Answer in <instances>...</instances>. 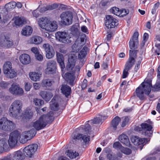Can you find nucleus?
<instances>
[{"instance_id": "nucleus-1", "label": "nucleus", "mask_w": 160, "mask_h": 160, "mask_svg": "<svg viewBox=\"0 0 160 160\" xmlns=\"http://www.w3.org/2000/svg\"><path fill=\"white\" fill-rule=\"evenodd\" d=\"M53 112L50 111L47 115H42L39 119L31 123L30 125L35 129L39 130L45 127L48 123H51L54 120Z\"/></svg>"}, {"instance_id": "nucleus-2", "label": "nucleus", "mask_w": 160, "mask_h": 160, "mask_svg": "<svg viewBox=\"0 0 160 160\" xmlns=\"http://www.w3.org/2000/svg\"><path fill=\"white\" fill-rule=\"evenodd\" d=\"M151 84L150 83L143 82L136 90V95L141 100L145 98V94L149 95L151 91Z\"/></svg>"}, {"instance_id": "nucleus-3", "label": "nucleus", "mask_w": 160, "mask_h": 160, "mask_svg": "<svg viewBox=\"0 0 160 160\" xmlns=\"http://www.w3.org/2000/svg\"><path fill=\"white\" fill-rule=\"evenodd\" d=\"M22 103L20 100H16L11 104L9 110L10 115L13 118L18 116L22 112Z\"/></svg>"}, {"instance_id": "nucleus-4", "label": "nucleus", "mask_w": 160, "mask_h": 160, "mask_svg": "<svg viewBox=\"0 0 160 160\" xmlns=\"http://www.w3.org/2000/svg\"><path fill=\"white\" fill-rule=\"evenodd\" d=\"M16 127L15 124L12 121L3 117L0 119V129L2 130L10 131Z\"/></svg>"}, {"instance_id": "nucleus-5", "label": "nucleus", "mask_w": 160, "mask_h": 160, "mask_svg": "<svg viewBox=\"0 0 160 160\" xmlns=\"http://www.w3.org/2000/svg\"><path fill=\"white\" fill-rule=\"evenodd\" d=\"M152 122L149 123H142L141 125V128L136 127L135 129L141 131L142 134L144 135L150 137L152 133Z\"/></svg>"}, {"instance_id": "nucleus-6", "label": "nucleus", "mask_w": 160, "mask_h": 160, "mask_svg": "<svg viewBox=\"0 0 160 160\" xmlns=\"http://www.w3.org/2000/svg\"><path fill=\"white\" fill-rule=\"evenodd\" d=\"M55 37L59 42L64 43H69L72 42L71 37L67 33L64 32H58L55 34Z\"/></svg>"}, {"instance_id": "nucleus-7", "label": "nucleus", "mask_w": 160, "mask_h": 160, "mask_svg": "<svg viewBox=\"0 0 160 160\" xmlns=\"http://www.w3.org/2000/svg\"><path fill=\"white\" fill-rule=\"evenodd\" d=\"M132 142L136 146L138 147L140 150L142 149L143 146L150 141L149 139L140 138L137 136H132L131 139Z\"/></svg>"}, {"instance_id": "nucleus-8", "label": "nucleus", "mask_w": 160, "mask_h": 160, "mask_svg": "<svg viewBox=\"0 0 160 160\" xmlns=\"http://www.w3.org/2000/svg\"><path fill=\"white\" fill-rule=\"evenodd\" d=\"M61 22L64 25H68L72 23L73 15L69 11L63 12L60 15Z\"/></svg>"}, {"instance_id": "nucleus-9", "label": "nucleus", "mask_w": 160, "mask_h": 160, "mask_svg": "<svg viewBox=\"0 0 160 160\" xmlns=\"http://www.w3.org/2000/svg\"><path fill=\"white\" fill-rule=\"evenodd\" d=\"M13 44V41L6 35L2 34L0 35V47L10 48Z\"/></svg>"}, {"instance_id": "nucleus-10", "label": "nucleus", "mask_w": 160, "mask_h": 160, "mask_svg": "<svg viewBox=\"0 0 160 160\" xmlns=\"http://www.w3.org/2000/svg\"><path fill=\"white\" fill-rule=\"evenodd\" d=\"M13 44V41L6 35L2 34L0 35V47L10 48Z\"/></svg>"}, {"instance_id": "nucleus-11", "label": "nucleus", "mask_w": 160, "mask_h": 160, "mask_svg": "<svg viewBox=\"0 0 160 160\" xmlns=\"http://www.w3.org/2000/svg\"><path fill=\"white\" fill-rule=\"evenodd\" d=\"M38 147L36 144H33L28 146L23 149L24 154L27 157H31L37 151Z\"/></svg>"}, {"instance_id": "nucleus-12", "label": "nucleus", "mask_w": 160, "mask_h": 160, "mask_svg": "<svg viewBox=\"0 0 160 160\" xmlns=\"http://www.w3.org/2000/svg\"><path fill=\"white\" fill-rule=\"evenodd\" d=\"M9 92L14 96H21L23 94L24 91L19 85L16 83H13L9 89Z\"/></svg>"}, {"instance_id": "nucleus-13", "label": "nucleus", "mask_w": 160, "mask_h": 160, "mask_svg": "<svg viewBox=\"0 0 160 160\" xmlns=\"http://www.w3.org/2000/svg\"><path fill=\"white\" fill-rule=\"evenodd\" d=\"M105 25L108 29L114 28L118 24L117 20L111 15L106 16Z\"/></svg>"}, {"instance_id": "nucleus-14", "label": "nucleus", "mask_w": 160, "mask_h": 160, "mask_svg": "<svg viewBox=\"0 0 160 160\" xmlns=\"http://www.w3.org/2000/svg\"><path fill=\"white\" fill-rule=\"evenodd\" d=\"M20 133L18 131H15L11 132L9 136L8 144L10 147H12L16 145L18 142Z\"/></svg>"}, {"instance_id": "nucleus-15", "label": "nucleus", "mask_w": 160, "mask_h": 160, "mask_svg": "<svg viewBox=\"0 0 160 160\" xmlns=\"http://www.w3.org/2000/svg\"><path fill=\"white\" fill-rule=\"evenodd\" d=\"M46 52V56L48 59H51L55 55V52L53 47L48 43L44 44L42 47Z\"/></svg>"}, {"instance_id": "nucleus-16", "label": "nucleus", "mask_w": 160, "mask_h": 160, "mask_svg": "<svg viewBox=\"0 0 160 160\" xmlns=\"http://www.w3.org/2000/svg\"><path fill=\"white\" fill-rule=\"evenodd\" d=\"M47 68L46 69L47 74H51L55 73L56 69V62L55 61L51 60L47 64Z\"/></svg>"}, {"instance_id": "nucleus-17", "label": "nucleus", "mask_w": 160, "mask_h": 160, "mask_svg": "<svg viewBox=\"0 0 160 160\" xmlns=\"http://www.w3.org/2000/svg\"><path fill=\"white\" fill-rule=\"evenodd\" d=\"M74 75L75 72L72 71L71 73L67 72L62 76L66 81L69 82L70 85H72L75 78Z\"/></svg>"}, {"instance_id": "nucleus-18", "label": "nucleus", "mask_w": 160, "mask_h": 160, "mask_svg": "<svg viewBox=\"0 0 160 160\" xmlns=\"http://www.w3.org/2000/svg\"><path fill=\"white\" fill-rule=\"evenodd\" d=\"M90 137L89 136H86L82 134L78 133L77 135L75 134L73 135L72 139L75 140L78 139L81 141H83V142L86 144L90 141Z\"/></svg>"}, {"instance_id": "nucleus-19", "label": "nucleus", "mask_w": 160, "mask_h": 160, "mask_svg": "<svg viewBox=\"0 0 160 160\" xmlns=\"http://www.w3.org/2000/svg\"><path fill=\"white\" fill-rule=\"evenodd\" d=\"M39 95L46 102L49 101L53 95L51 92L45 91H41L39 93Z\"/></svg>"}, {"instance_id": "nucleus-20", "label": "nucleus", "mask_w": 160, "mask_h": 160, "mask_svg": "<svg viewBox=\"0 0 160 160\" xmlns=\"http://www.w3.org/2000/svg\"><path fill=\"white\" fill-rule=\"evenodd\" d=\"M19 60L21 63L25 65L29 64L31 61L30 56L27 54H22L19 57Z\"/></svg>"}, {"instance_id": "nucleus-21", "label": "nucleus", "mask_w": 160, "mask_h": 160, "mask_svg": "<svg viewBox=\"0 0 160 160\" xmlns=\"http://www.w3.org/2000/svg\"><path fill=\"white\" fill-rule=\"evenodd\" d=\"M119 140L124 145L129 146L130 145V142L128 137L125 134H122L118 137Z\"/></svg>"}, {"instance_id": "nucleus-22", "label": "nucleus", "mask_w": 160, "mask_h": 160, "mask_svg": "<svg viewBox=\"0 0 160 160\" xmlns=\"http://www.w3.org/2000/svg\"><path fill=\"white\" fill-rule=\"evenodd\" d=\"M24 158L23 154L19 150L14 152L12 154V158L13 160H22Z\"/></svg>"}, {"instance_id": "nucleus-23", "label": "nucleus", "mask_w": 160, "mask_h": 160, "mask_svg": "<svg viewBox=\"0 0 160 160\" xmlns=\"http://www.w3.org/2000/svg\"><path fill=\"white\" fill-rule=\"evenodd\" d=\"M58 28L57 22L53 21L49 23L46 28V30L50 32H54Z\"/></svg>"}, {"instance_id": "nucleus-24", "label": "nucleus", "mask_w": 160, "mask_h": 160, "mask_svg": "<svg viewBox=\"0 0 160 160\" xmlns=\"http://www.w3.org/2000/svg\"><path fill=\"white\" fill-rule=\"evenodd\" d=\"M61 90L62 92L67 97L71 93V88L67 85H63L62 86Z\"/></svg>"}, {"instance_id": "nucleus-25", "label": "nucleus", "mask_w": 160, "mask_h": 160, "mask_svg": "<svg viewBox=\"0 0 160 160\" xmlns=\"http://www.w3.org/2000/svg\"><path fill=\"white\" fill-rule=\"evenodd\" d=\"M50 22L49 19L47 18H42L40 19L39 23V26L42 28H45L46 30V28L50 23Z\"/></svg>"}, {"instance_id": "nucleus-26", "label": "nucleus", "mask_w": 160, "mask_h": 160, "mask_svg": "<svg viewBox=\"0 0 160 160\" xmlns=\"http://www.w3.org/2000/svg\"><path fill=\"white\" fill-rule=\"evenodd\" d=\"M8 147L6 139L2 138L0 139V153H2Z\"/></svg>"}, {"instance_id": "nucleus-27", "label": "nucleus", "mask_w": 160, "mask_h": 160, "mask_svg": "<svg viewBox=\"0 0 160 160\" xmlns=\"http://www.w3.org/2000/svg\"><path fill=\"white\" fill-rule=\"evenodd\" d=\"M56 56L58 62L59 63L61 70H62L65 68L63 55L60 53L58 52L57 53Z\"/></svg>"}, {"instance_id": "nucleus-28", "label": "nucleus", "mask_w": 160, "mask_h": 160, "mask_svg": "<svg viewBox=\"0 0 160 160\" xmlns=\"http://www.w3.org/2000/svg\"><path fill=\"white\" fill-rule=\"evenodd\" d=\"M42 74L38 72H30L29 76L30 79L34 81H39L41 76Z\"/></svg>"}, {"instance_id": "nucleus-29", "label": "nucleus", "mask_w": 160, "mask_h": 160, "mask_svg": "<svg viewBox=\"0 0 160 160\" xmlns=\"http://www.w3.org/2000/svg\"><path fill=\"white\" fill-rule=\"evenodd\" d=\"M32 137L31 135L28 136L24 132H23L22 134L19 136L20 138L19 140L20 142L22 143H26L28 141L32 138Z\"/></svg>"}, {"instance_id": "nucleus-30", "label": "nucleus", "mask_w": 160, "mask_h": 160, "mask_svg": "<svg viewBox=\"0 0 160 160\" xmlns=\"http://www.w3.org/2000/svg\"><path fill=\"white\" fill-rule=\"evenodd\" d=\"M6 76L8 78H13L17 76V72L13 69H11L4 72Z\"/></svg>"}, {"instance_id": "nucleus-31", "label": "nucleus", "mask_w": 160, "mask_h": 160, "mask_svg": "<svg viewBox=\"0 0 160 160\" xmlns=\"http://www.w3.org/2000/svg\"><path fill=\"white\" fill-rule=\"evenodd\" d=\"M32 32V28L29 26H26L22 29V34L23 35L28 36L31 35Z\"/></svg>"}, {"instance_id": "nucleus-32", "label": "nucleus", "mask_w": 160, "mask_h": 160, "mask_svg": "<svg viewBox=\"0 0 160 160\" xmlns=\"http://www.w3.org/2000/svg\"><path fill=\"white\" fill-rule=\"evenodd\" d=\"M53 82L54 81L50 79H45L42 81L41 85L43 87H50L52 85Z\"/></svg>"}, {"instance_id": "nucleus-33", "label": "nucleus", "mask_w": 160, "mask_h": 160, "mask_svg": "<svg viewBox=\"0 0 160 160\" xmlns=\"http://www.w3.org/2000/svg\"><path fill=\"white\" fill-rule=\"evenodd\" d=\"M90 123V122H88V121L87 122L85 125L84 126H83L82 128L83 129L85 133L90 135L93 133V132L91 130V126L88 123Z\"/></svg>"}, {"instance_id": "nucleus-34", "label": "nucleus", "mask_w": 160, "mask_h": 160, "mask_svg": "<svg viewBox=\"0 0 160 160\" xmlns=\"http://www.w3.org/2000/svg\"><path fill=\"white\" fill-rule=\"evenodd\" d=\"M58 7L56 4H53L52 5H47L46 7H44L41 8L40 12L43 13L47 10H52L55 9Z\"/></svg>"}, {"instance_id": "nucleus-35", "label": "nucleus", "mask_w": 160, "mask_h": 160, "mask_svg": "<svg viewBox=\"0 0 160 160\" xmlns=\"http://www.w3.org/2000/svg\"><path fill=\"white\" fill-rule=\"evenodd\" d=\"M120 121L121 119L118 116L116 117L112 120L111 125L114 130H115L116 129L117 126L119 124Z\"/></svg>"}, {"instance_id": "nucleus-36", "label": "nucleus", "mask_w": 160, "mask_h": 160, "mask_svg": "<svg viewBox=\"0 0 160 160\" xmlns=\"http://www.w3.org/2000/svg\"><path fill=\"white\" fill-rule=\"evenodd\" d=\"M50 106L51 109L55 111H57L59 109V105L55 99L53 98L50 102Z\"/></svg>"}, {"instance_id": "nucleus-37", "label": "nucleus", "mask_w": 160, "mask_h": 160, "mask_svg": "<svg viewBox=\"0 0 160 160\" xmlns=\"http://www.w3.org/2000/svg\"><path fill=\"white\" fill-rule=\"evenodd\" d=\"M88 48L84 46L81 51L79 53L78 58L79 59H82L85 58L87 54Z\"/></svg>"}, {"instance_id": "nucleus-38", "label": "nucleus", "mask_w": 160, "mask_h": 160, "mask_svg": "<svg viewBox=\"0 0 160 160\" xmlns=\"http://www.w3.org/2000/svg\"><path fill=\"white\" fill-rule=\"evenodd\" d=\"M15 24L17 26H20L26 23V21L23 18L17 17L15 18L14 21Z\"/></svg>"}, {"instance_id": "nucleus-39", "label": "nucleus", "mask_w": 160, "mask_h": 160, "mask_svg": "<svg viewBox=\"0 0 160 160\" xmlns=\"http://www.w3.org/2000/svg\"><path fill=\"white\" fill-rule=\"evenodd\" d=\"M135 62V61L132 60L131 59L128 58V61L125 64L124 69L126 70H129L132 68Z\"/></svg>"}, {"instance_id": "nucleus-40", "label": "nucleus", "mask_w": 160, "mask_h": 160, "mask_svg": "<svg viewBox=\"0 0 160 160\" xmlns=\"http://www.w3.org/2000/svg\"><path fill=\"white\" fill-rule=\"evenodd\" d=\"M82 46L79 44V41H76L74 44L72 46V50L73 52H77Z\"/></svg>"}, {"instance_id": "nucleus-41", "label": "nucleus", "mask_w": 160, "mask_h": 160, "mask_svg": "<svg viewBox=\"0 0 160 160\" xmlns=\"http://www.w3.org/2000/svg\"><path fill=\"white\" fill-rule=\"evenodd\" d=\"M66 154L70 158L73 159L79 155V153L75 151L74 152L71 150H68L66 152Z\"/></svg>"}, {"instance_id": "nucleus-42", "label": "nucleus", "mask_w": 160, "mask_h": 160, "mask_svg": "<svg viewBox=\"0 0 160 160\" xmlns=\"http://www.w3.org/2000/svg\"><path fill=\"white\" fill-rule=\"evenodd\" d=\"M71 33L76 38L78 37L80 35L79 32L78 28L74 26L71 28Z\"/></svg>"}, {"instance_id": "nucleus-43", "label": "nucleus", "mask_w": 160, "mask_h": 160, "mask_svg": "<svg viewBox=\"0 0 160 160\" xmlns=\"http://www.w3.org/2000/svg\"><path fill=\"white\" fill-rule=\"evenodd\" d=\"M31 40L32 42L36 44L40 43L42 41V39L41 37L35 36L32 38Z\"/></svg>"}, {"instance_id": "nucleus-44", "label": "nucleus", "mask_w": 160, "mask_h": 160, "mask_svg": "<svg viewBox=\"0 0 160 160\" xmlns=\"http://www.w3.org/2000/svg\"><path fill=\"white\" fill-rule=\"evenodd\" d=\"M16 2L14 1L9 2L5 5V8L7 10L14 9L16 7Z\"/></svg>"}, {"instance_id": "nucleus-45", "label": "nucleus", "mask_w": 160, "mask_h": 160, "mask_svg": "<svg viewBox=\"0 0 160 160\" xmlns=\"http://www.w3.org/2000/svg\"><path fill=\"white\" fill-rule=\"evenodd\" d=\"M102 116H99V117H96V118H95L93 119L88 121V122H90V123H92L95 124H99L102 122Z\"/></svg>"}, {"instance_id": "nucleus-46", "label": "nucleus", "mask_w": 160, "mask_h": 160, "mask_svg": "<svg viewBox=\"0 0 160 160\" xmlns=\"http://www.w3.org/2000/svg\"><path fill=\"white\" fill-rule=\"evenodd\" d=\"M129 44L130 48L132 49H135L137 48L138 42H135V40L131 39L129 41Z\"/></svg>"}, {"instance_id": "nucleus-47", "label": "nucleus", "mask_w": 160, "mask_h": 160, "mask_svg": "<svg viewBox=\"0 0 160 160\" xmlns=\"http://www.w3.org/2000/svg\"><path fill=\"white\" fill-rule=\"evenodd\" d=\"M12 65L11 62H7L4 64L3 66V70L4 72L8 70H9L10 69H12Z\"/></svg>"}, {"instance_id": "nucleus-48", "label": "nucleus", "mask_w": 160, "mask_h": 160, "mask_svg": "<svg viewBox=\"0 0 160 160\" xmlns=\"http://www.w3.org/2000/svg\"><path fill=\"white\" fill-rule=\"evenodd\" d=\"M110 12L116 16H120L121 12L119 8L116 7H113L110 9Z\"/></svg>"}, {"instance_id": "nucleus-49", "label": "nucleus", "mask_w": 160, "mask_h": 160, "mask_svg": "<svg viewBox=\"0 0 160 160\" xmlns=\"http://www.w3.org/2000/svg\"><path fill=\"white\" fill-rule=\"evenodd\" d=\"M24 132L28 136H29V135L32 136V138L35 136L36 133V130L34 128L31 129L30 130L25 131Z\"/></svg>"}, {"instance_id": "nucleus-50", "label": "nucleus", "mask_w": 160, "mask_h": 160, "mask_svg": "<svg viewBox=\"0 0 160 160\" xmlns=\"http://www.w3.org/2000/svg\"><path fill=\"white\" fill-rule=\"evenodd\" d=\"M137 50H131L129 51V58L131 59L132 60L135 62L134 58V57L136 56L137 53Z\"/></svg>"}, {"instance_id": "nucleus-51", "label": "nucleus", "mask_w": 160, "mask_h": 160, "mask_svg": "<svg viewBox=\"0 0 160 160\" xmlns=\"http://www.w3.org/2000/svg\"><path fill=\"white\" fill-rule=\"evenodd\" d=\"M33 102L35 105L40 106L44 104V101L41 99L35 98L33 99Z\"/></svg>"}, {"instance_id": "nucleus-52", "label": "nucleus", "mask_w": 160, "mask_h": 160, "mask_svg": "<svg viewBox=\"0 0 160 160\" xmlns=\"http://www.w3.org/2000/svg\"><path fill=\"white\" fill-rule=\"evenodd\" d=\"M7 13L8 12L6 11L4 13V15L2 13H1V15L0 14V19H1V16H2L3 18V22L4 23H6L9 20V17L7 15Z\"/></svg>"}, {"instance_id": "nucleus-53", "label": "nucleus", "mask_w": 160, "mask_h": 160, "mask_svg": "<svg viewBox=\"0 0 160 160\" xmlns=\"http://www.w3.org/2000/svg\"><path fill=\"white\" fill-rule=\"evenodd\" d=\"M122 122L121 124V126L122 127H124L128 124L129 119L128 116H125L122 117Z\"/></svg>"}, {"instance_id": "nucleus-54", "label": "nucleus", "mask_w": 160, "mask_h": 160, "mask_svg": "<svg viewBox=\"0 0 160 160\" xmlns=\"http://www.w3.org/2000/svg\"><path fill=\"white\" fill-rule=\"evenodd\" d=\"M160 90V82H157L152 87V91L153 92H157Z\"/></svg>"}, {"instance_id": "nucleus-55", "label": "nucleus", "mask_w": 160, "mask_h": 160, "mask_svg": "<svg viewBox=\"0 0 160 160\" xmlns=\"http://www.w3.org/2000/svg\"><path fill=\"white\" fill-rule=\"evenodd\" d=\"M70 60H68L69 63L66 66V68L68 71H70L72 70L75 66L74 62H73L70 63Z\"/></svg>"}, {"instance_id": "nucleus-56", "label": "nucleus", "mask_w": 160, "mask_h": 160, "mask_svg": "<svg viewBox=\"0 0 160 160\" xmlns=\"http://www.w3.org/2000/svg\"><path fill=\"white\" fill-rule=\"evenodd\" d=\"M122 152L126 155H129L132 153L131 150L128 148H123L122 149Z\"/></svg>"}, {"instance_id": "nucleus-57", "label": "nucleus", "mask_w": 160, "mask_h": 160, "mask_svg": "<svg viewBox=\"0 0 160 160\" xmlns=\"http://www.w3.org/2000/svg\"><path fill=\"white\" fill-rule=\"evenodd\" d=\"M142 59L141 58H140V59L138 60V61L136 63L135 67V71L136 72H137L138 70L140 68V64L141 62V61L142 60Z\"/></svg>"}, {"instance_id": "nucleus-58", "label": "nucleus", "mask_w": 160, "mask_h": 160, "mask_svg": "<svg viewBox=\"0 0 160 160\" xmlns=\"http://www.w3.org/2000/svg\"><path fill=\"white\" fill-rule=\"evenodd\" d=\"M120 12H120V17L125 16L128 14L129 12L128 10H126V9H123L122 10H121Z\"/></svg>"}, {"instance_id": "nucleus-59", "label": "nucleus", "mask_w": 160, "mask_h": 160, "mask_svg": "<svg viewBox=\"0 0 160 160\" xmlns=\"http://www.w3.org/2000/svg\"><path fill=\"white\" fill-rule=\"evenodd\" d=\"M32 113L30 112H27L26 111L25 114V117L27 119H30L32 117Z\"/></svg>"}, {"instance_id": "nucleus-60", "label": "nucleus", "mask_w": 160, "mask_h": 160, "mask_svg": "<svg viewBox=\"0 0 160 160\" xmlns=\"http://www.w3.org/2000/svg\"><path fill=\"white\" fill-rule=\"evenodd\" d=\"M31 87L32 85L30 83L26 82L25 83V88L26 91H29L31 89Z\"/></svg>"}, {"instance_id": "nucleus-61", "label": "nucleus", "mask_w": 160, "mask_h": 160, "mask_svg": "<svg viewBox=\"0 0 160 160\" xmlns=\"http://www.w3.org/2000/svg\"><path fill=\"white\" fill-rule=\"evenodd\" d=\"M121 145L119 142H114L113 144V147L115 148H119Z\"/></svg>"}, {"instance_id": "nucleus-62", "label": "nucleus", "mask_w": 160, "mask_h": 160, "mask_svg": "<svg viewBox=\"0 0 160 160\" xmlns=\"http://www.w3.org/2000/svg\"><path fill=\"white\" fill-rule=\"evenodd\" d=\"M128 70H126L124 68L122 76L123 78H125L128 76L129 74V73L128 72Z\"/></svg>"}, {"instance_id": "nucleus-63", "label": "nucleus", "mask_w": 160, "mask_h": 160, "mask_svg": "<svg viewBox=\"0 0 160 160\" xmlns=\"http://www.w3.org/2000/svg\"><path fill=\"white\" fill-rule=\"evenodd\" d=\"M138 33L137 32H135L132 36V39L135 40V42H138Z\"/></svg>"}, {"instance_id": "nucleus-64", "label": "nucleus", "mask_w": 160, "mask_h": 160, "mask_svg": "<svg viewBox=\"0 0 160 160\" xmlns=\"http://www.w3.org/2000/svg\"><path fill=\"white\" fill-rule=\"evenodd\" d=\"M35 57L36 59L38 61H41L43 60V57L42 55L39 53L35 55Z\"/></svg>"}]
</instances>
